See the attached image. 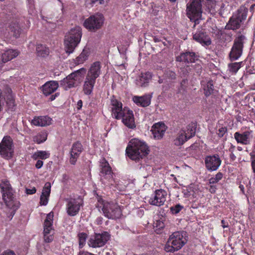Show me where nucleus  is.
<instances>
[{"label":"nucleus","mask_w":255,"mask_h":255,"mask_svg":"<svg viewBox=\"0 0 255 255\" xmlns=\"http://www.w3.org/2000/svg\"><path fill=\"white\" fill-rule=\"evenodd\" d=\"M202 5H205L211 14H215L217 12L218 7L213 0H191L190 3L187 4V15L190 20L194 22V26L199 23Z\"/></svg>","instance_id":"obj_1"},{"label":"nucleus","mask_w":255,"mask_h":255,"mask_svg":"<svg viewBox=\"0 0 255 255\" xmlns=\"http://www.w3.org/2000/svg\"><path fill=\"white\" fill-rule=\"evenodd\" d=\"M110 108L112 116L117 120H122L123 123L129 128H135L133 112L128 108H123L122 103L114 98L111 99Z\"/></svg>","instance_id":"obj_2"},{"label":"nucleus","mask_w":255,"mask_h":255,"mask_svg":"<svg viewBox=\"0 0 255 255\" xmlns=\"http://www.w3.org/2000/svg\"><path fill=\"white\" fill-rule=\"evenodd\" d=\"M126 152L131 159L138 160L147 155L149 150L144 141L138 138H133L129 141Z\"/></svg>","instance_id":"obj_3"},{"label":"nucleus","mask_w":255,"mask_h":255,"mask_svg":"<svg viewBox=\"0 0 255 255\" xmlns=\"http://www.w3.org/2000/svg\"><path fill=\"white\" fill-rule=\"evenodd\" d=\"M101 73V64L100 62H95L91 64L87 71L83 86L84 94L90 95L92 93L96 79Z\"/></svg>","instance_id":"obj_4"},{"label":"nucleus","mask_w":255,"mask_h":255,"mask_svg":"<svg viewBox=\"0 0 255 255\" xmlns=\"http://www.w3.org/2000/svg\"><path fill=\"white\" fill-rule=\"evenodd\" d=\"M97 207L99 210H102L104 215L109 219L119 218L122 215V207L116 203L108 202L100 198Z\"/></svg>","instance_id":"obj_5"},{"label":"nucleus","mask_w":255,"mask_h":255,"mask_svg":"<svg viewBox=\"0 0 255 255\" xmlns=\"http://www.w3.org/2000/svg\"><path fill=\"white\" fill-rule=\"evenodd\" d=\"M82 37V29L81 27L76 26L72 28L66 35L64 40V45L66 53H73L76 47L81 41Z\"/></svg>","instance_id":"obj_6"},{"label":"nucleus","mask_w":255,"mask_h":255,"mask_svg":"<svg viewBox=\"0 0 255 255\" xmlns=\"http://www.w3.org/2000/svg\"><path fill=\"white\" fill-rule=\"evenodd\" d=\"M186 233L175 232L170 236L165 246L167 252H173L180 249L187 242Z\"/></svg>","instance_id":"obj_7"},{"label":"nucleus","mask_w":255,"mask_h":255,"mask_svg":"<svg viewBox=\"0 0 255 255\" xmlns=\"http://www.w3.org/2000/svg\"><path fill=\"white\" fill-rule=\"evenodd\" d=\"M0 186L2 193L3 200L6 206L12 210L11 213L14 215L15 211L19 207V203L14 200L13 191L8 181L3 182Z\"/></svg>","instance_id":"obj_8"},{"label":"nucleus","mask_w":255,"mask_h":255,"mask_svg":"<svg viewBox=\"0 0 255 255\" xmlns=\"http://www.w3.org/2000/svg\"><path fill=\"white\" fill-rule=\"evenodd\" d=\"M104 21V16L102 14H96L86 19L83 25L89 31L95 32L102 27Z\"/></svg>","instance_id":"obj_9"},{"label":"nucleus","mask_w":255,"mask_h":255,"mask_svg":"<svg viewBox=\"0 0 255 255\" xmlns=\"http://www.w3.org/2000/svg\"><path fill=\"white\" fill-rule=\"evenodd\" d=\"M248 11V8L241 6L238 9L237 14L231 18L227 25L228 28L233 30L238 29L241 23L246 19Z\"/></svg>","instance_id":"obj_10"},{"label":"nucleus","mask_w":255,"mask_h":255,"mask_svg":"<svg viewBox=\"0 0 255 255\" xmlns=\"http://www.w3.org/2000/svg\"><path fill=\"white\" fill-rule=\"evenodd\" d=\"M245 39V36L240 35L235 39L234 44L229 54V57L231 61L238 60L242 55Z\"/></svg>","instance_id":"obj_11"},{"label":"nucleus","mask_w":255,"mask_h":255,"mask_svg":"<svg viewBox=\"0 0 255 255\" xmlns=\"http://www.w3.org/2000/svg\"><path fill=\"white\" fill-rule=\"evenodd\" d=\"M53 213L50 212L46 216L44 222L43 236L45 243H50L54 239V231L53 227Z\"/></svg>","instance_id":"obj_12"},{"label":"nucleus","mask_w":255,"mask_h":255,"mask_svg":"<svg viewBox=\"0 0 255 255\" xmlns=\"http://www.w3.org/2000/svg\"><path fill=\"white\" fill-rule=\"evenodd\" d=\"M113 172L108 161L105 159H102L100 160V176L101 181L106 184L108 182L112 184Z\"/></svg>","instance_id":"obj_13"},{"label":"nucleus","mask_w":255,"mask_h":255,"mask_svg":"<svg viewBox=\"0 0 255 255\" xmlns=\"http://www.w3.org/2000/svg\"><path fill=\"white\" fill-rule=\"evenodd\" d=\"M195 133V128L189 126L186 129H182L179 131L174 139V143L176 146L183 144L188 139L193 137Z\"/></svg>","instance_id":"obj_14"},{"label":"nucleus","mask_w":255,"mask_h":255,"mask_svg":"<svg viewBox=\"0 0 255 255\" xmlns=\"http://www.w3.org/2000/svg\"><path fill=\"white\" fill-rule=\"evenodd\" d=\"M110 235L106 232L101 234H95L89 239L88 245L93 248L103 247L110 239Z\"/></svg>","instance_id":"obj_15"},{"label":"nucleus","mask_w":255,"mask_h":255,"mask_svg":"<svg viewBox=\"0 0 255 255\" xmlns=\"http://www.w3.org/2000/svg\"><path fill=\"white\" fill-rule=\"evenodd\" d=\"M167 197V192L163 189L156 190L147 200L148 203L152 205L160 206L163 205Z\"/></svg>","instance_id":"obj_16"},{"label":"nucleus","mask_w":255,"mask_h":255,"mask_svg":"<svg viewBox=\"0 0 255 255\" xmlns=\"http://www.w3.org/2000/svg\"><path fill=\"white\" fill-rule=\"evenodd\" d=\"M12 139L10 136H5L0 143V154L3 157L8 158L12 156Z\"/></svg>","instance_id":"obj_17"},{"label":"nucleus","mask_w":255,"mask_h":255,"mask_svg":"<svg viewBox=\"0 0 255 255\" xmlns=\"http://www.w3.org/2000/svg\"><path fill=\"white\" fill-rule=\"evenodd\" d=\"M222 160L218 154L208 155L205 158V165L209 171H216L220 166Z\"/></svg>","instance_id":"obj_18"},{"label":"nucleus","mask_w":255,"mask_h":255,"mask_svg":"<svg viewBox=\"0 0 255 255\" xmlns=\"http://www.w3.org/2000/svg\"><path fill=\"white\" fill-rule=\"evenodd\" d=\"M82 205L83 200L80 197L70 199L67 203L66 208L68 215L70 216L76 215Z\"/></svg>","instance_id":"obj_19"},{"label":"nucleus","mask_w":255,"mask_h":255,"mask_svg":"<svg viewBox=\"0 0 255 255\" xmlns=\"http://www.w3.org/2000/svg\"><path fill=\"white\" fill-rule=\"evenodd\" d=\"M234 135L237 142L243 145L250 144L254 136L253 131L251 129L247 130L242 132L237 131Z\"/></svg>","instance_id":"obj_20"},{"label":"nucleus","mask_w":255,"mask_h":255,"mask_svg":"<svg viewBox=\"0 0 255 255\" xmlns=\"http://www.w3.org/2000/svg\"><path fill=\"white\" fill-rule=\"evenodd\" d=\"M193 37L194 40L202 45L208 46L211 43L209 37L203 29H198L196 32L194 33Z\"/></svg>","instance_id":"obj_21"},{"label":"nucleus","mask_w":255,"mask_h":255,"mask_svg":"<svg viewBox=\"0 0 255 255\" xmlns=\"http://www.w3.org/2000/svg\"><path fill=\"white\" fill-rule=\"evenodd\" d=\"M184 197L189 198L194 201L201 196V191L199 187L195 185L191 184L183 191Z\"/></svg>","instance_id":"obj_22"},{"label":"nucleus","mask_w":255,"mask_h":255,"mask_svg":"<svg viewBox=\"0 0 255 255\" xmlns=\"http://www.w3.org/2000/svg\"><path fill=\"white\" fill-rule=\"evenodd\" d=\"M82 150L83 146L80 142L77 141L72 145L70 157V162L71 164L74 165L76 163Z\"/></svg>","instance_id":"obj_23"},{"label":"nucleus","mask_w":255,"mask_h":255,"mask_svg":"<svg viewBox=\"0 0 255 255\" xmlns=\"http://www.w3.org/2000/svg\"><path fill=\"white\" fill-rule=\"evenodd\" d=\"M166 127L162 123H157L154 124L151 129V131L155 139H159L161 138L166 130Z\"/></svg>","instance_id":"obj_24"},{"label":"nucleus","mask_w":255,"mask_h":255,"mask_svg":"<svg viewBox=\"0 0 255 255\" xmlns=\"http://www.w3.org/2000/svg\"><path fill=\"white\" fill-rule=\"evenodd\" d=\"M152 95V94H148L142 96H134L132 97V101L137 106L147 107L150 104Z\"/></svg>","instance_id":"obj_25"},{"label":"nucleus","mask_w":255,"mask_h":255,"mask_svg":"<svg viewBox=\"0 0 255 255\" xmlns=\"http://www.w3.org/2000/svg\"><path fill=\"white\" fill-rule=\"evenodd\" d=\"M152 78L151 73L147 72L141 73L135 80V84L140 87H146L148 86L150 80Z\"/></svg>","instance_id":"obj_26"},{"label":"nucleus","mask_w":255,"mask_h":255,"mask_svg":"<svg viewBox=\"0 0 255 255\" xmlns=\"http://www.w3.org/2000/svg\"><path fill=\"white\" fill-rule=\"evenodd\" d=\"M52 120L48 116L35 117L31 121V124L36 126L45 127L52 124Z\"/></svg>","instance_id":"obj_27"},{"label":"nucleus","mask_w":255,"mask_h":255,"mask_svg":"<svg viewBox=\"0 0 255 255\" xmlns=\"http://www.w3.org/2000/svg\"><path fill=\"white\" fill-rule=\"evenodd\" d=\"M197 59L195 53L193 52H186L181 53L180 55L176 57V60L179 62H184L185 63H193Z\"/></svg>","instance_id":"obj_28"},{"label":"nucleus","mask_w":255,"mask_h":255,"mask_svg":"<svg viewBox=\"0 0 255 255\" xmlns=\"http://www.w3.org/2000/svg\"><path fill=\"white\" fill-rule=\"evenodd\" d=\"M58 87L59 85L57 81H48L42 86V91L45 95L47 96L54 92Z\"/></svg>","instance_id":"obj_29"},{"label":"nucleus","mask_w":255,"mask_h":255,"mask_svg":"<svg viewBox=\"0 0 255 255\" xmlns=\"http://www.w3.org/2000/svg\"><path fill=\"white\" fill-rule=\"evenodd\" d=\"M50 192L51 184L49 182H46L43 187L40 196V204L41 205L45 206L47 204Z\"/></svg>","instance_id":"obj_30"},{"label":"nucleus","mask_w":255,"mask_h":255,"mask_svg":"<svg viewBox=\"0 0 255 255\" xmlns=\"http://www.w3.org/2000/svg\"><path fill=\"white\" fill-rule=\"evenodd\" d=\"M18 54L19 52L17 50L6 49L1 54L2 61L4 63L7 62L15 58Z\"/></svg>","instance_id":"obj_31"},{"label":"nucleus","mask_w":255,"mask_h":255,"mask_svg":"<svg viewBox=\"0 0 255 255\" xmlns=\"http://www.w3.org/2000/svg\"><path fill=\"white\" fill-rule=\"evenodd\" d=\"M60 82L61 85L66 90L68 89L76 87L79 84L76 81H75L72 76L71 77V74L67 76L66 78L61 80Z\"/></svg>","instance_id":"obj_32"},{"label":"nucleus","mask_w":255,"mask_h":255,"mask_svg":"<svg viewBox=\"0 0 255 255\" xmlns=\"http://www.w3.org/2000/svg\"><path fill=\"white\" fill-rule=\"evenodd\" d=\"M86 73V69L84 68H82L73 72L70 74L71 77L72 76L73 77L75 81H76L78 84H79L81 82Z\"/></svg>","instance_id":"obj_33"},{"label":"nucleus","mask_w":255,"mask_h":255,"mask_svg":"<svg viewBox=\"0 0 255 255\" xmlns=\"http://www.w3.org/2000/svg\"><path fill=\"white\" fill-rule=\"evenodd\" d=\"M202 87L204 91V94L206 96L210 95L213 91V84L212 81H202L201 82Z\"/></svg>","instance_id":"obj_34"},{"label":"nucleus","mask_w":255,"mask_h":255,"mask_svg":"<svg viewBox=\"0 0 255 255\" xmlns=\"http://www.w3.org/2000/svg\"><path fill=\"white\" fill-rule=\"evenodd\" d=\"M36 52L38 56L45 57L49 54V48L42 44H37L36 46Z\"/></svg>","instance_id":"obj_35"},{"label":"nucleus","mask_w":255,"mask_h":255,"mask_svg":"<svg viewBox=\"0 0 255 255\" xmlns=\"http://www.w3.org/2000/svg\"><path fill=\"white\" fill-rule=\"evenodd\" d=\"M9 34L15 38H17L20 33V29L18 24L16 23L11 24L9 26Z\"/></svg>","instance_id":"obj_36"},{"label":"nucleus","mask_w":255,"mask_h":255,"mask_svg":"<svg viewBox=\"0 0 255 255\" xmlns=\"http://www.w3.org/2000/svg\"><path fill=\"white\" fill-rule=\"evenodd\" d=\"M47 134L45 131H41L33 136V140L35 142L40 144L44 142L47 139Z\"/></svg>","instance_id":"obj_37"},{"label":"nucleus","mask_w":255,"mask_h":255,"mask_svg":"<svg viewBox=\"0 0 255 255\" xmlns=\"http://www.w3.org/2000/svg\"><path fill=\"white\" fill-rule=\"evenodd\" d=\"M88 51L84 49L80 55L76 58L75 64L79 65L83 63L88 59Z\"/></svg>","instance_id":"obj_38"},{"label":"nucleus","mask_w":255,"mask_h":255,"mask_svg":"<svg viewBox=\"0 0 255 255\" xmlns=\"http://www.w3.org/2000/svg\"><path fill=\"white\" fill-rule=\"evenodd\" d=\"M243 65V62L229 64L228 68L230 72L236 74Z\"/></svg>","instance_id":"obj_39"},{"label":"nucleus","mask_w":255,"mask_h":255,"mask_svg":"<svg viewBox=\"0 0 255 255\" xmlns=\"http://www.w3.org/2000/svg\"><path fill=\"white\" fill-rule=\"evenodd\" d=\"M50 156V153L46 151H37L33 155V158L35 159L40 158L41 159H45L48 158Z\"/></svg>","instance_id":"obj_40"},{"label":"nucleus","mask_w":255,"mask_h":255,"mask_svg":"<svg viewBox=\"0 0 255 255\" xmlns=\"http://www.w3.org/2000/svg\"><path fill=\"white\" fill-rule=\"evenodd\" d=\"M79 239V247L82 248L85 245L87 235L86 233H80L78 235Z\"/></svg>","instance_id":"obj_41"},{"label":"nucleus","mask_w":255,"mask_h":255,"mask_svg":"<svg viewBox=\"0 0 255 255\" xmlns=\"http://www.w3.org/2000/svg\"><path fill=\"white\" fill-rule=\"evenodd\" d=\"M223 175L221 172H218L215 176L211 177L209 180V184H213L218 183L223 178Z\"/></svg>","instance_id":"obj_42"},{"label":"nucleus","mask_w":255,"mask_h":255,"mask_svg":"<svg viewBox=\"0 0 255 255\" xmlns=\"http://www.w3.org/2000/svg\"><path fill=\"white\" fill-rule=\"evenodd\" d=\"M7 105L9 107H12L14 106V100L13 95L11 93H8L5 98Z\"/></svg>","instance_id":"obj_43"},{"label":"nucleus","mask_w":255,"mask_h":255,"mask_svg":"<svg viewBox=\"0 0 255 255\" xmlns=\"http://www.w3.org/2000/svg\"><path fill=\"white\" fill-rule=\"evenodd\" d=\"M183 206L178 204L170 207V211L173 214H177L179 213L183 209Z\"/></svg>","instance_id":"obj_44"},{"label":"nucleus","mask_w":255,"mask_h":255,"mask_svg":"<svg viewBox=\"0 0 255 255\" xmlns=\"http://www.w3.org/2000/svg\"><path fill=\"white\" fill-rule=\"evenodd\" d=\"M154 227L157 229H161L164 228V224L162 221L157 220L154 223Z\"/></svg>","instance_id":"obj_45"},{"label":"nucleus","mask_w":255,"mask_h":255,"mask_svg":"<svg viewBox=\"0 0 255 255\" xmlns=\"http://www.w3.org/2000/svg\"><path fill=\"white\" fill-rule=\"evenodd\" d=\"M227 129L226 128L221 127L218 130L217 134H218L219 136L222 137L225 134V133L227 132Z\"/></svg>","instance_id":"obj_46"},{"label":"nucleus","mask_w":255,"mask_h":255,"mask_svg":"<svg viewBox=\"0 0 255 255\" xmlns=\"http://www.w3.org/2000/svg\"><path fill=\"white\" fill-rule=\"evenodd\" d=\"M36 191V189L35 187H32L31 189L26 188L25 192L27 194L32 195L34 194Z\"/></svg>","instance_id":"obj_47"},{"label":"nucleus","mask_w":255,"mask_h":255,"mask_svg":"<svg viewBox=\"0 0 255 255\" xmlns=\"http://www.w3.org/2000/svg\"><path fill=\"white\" fill-rule=\"evenodd\" d=\"M0 255H16L15 253L10 250H7L3 252H2Z\"/></svg>","instance_id":"obj_48"},{"label":"nucleus","mask_w":255,"mask_h":255,"mask_svg":"<svg viewBox=\"0 0 255 255\" xmlns=\"http://www.w3.org/2000/svg\"><path fill=\"white\" fill-rule=\"evenodd\" d=\"M43 162L42 160H38L36 162V163L35 164V167L37 169H39L43 166Z\"/></svg>","instance_id":"obj_49"},{"label":"nucleus","mask_w":255,"mask_h":255,"mask_svg":"<svg viewBox=\"0 0 255 255\" xmlns=\"http://www.w3.org/2000/svg\"><path fill=\"white\" fill-rule=\"evenodd\" d=\"M82 105H83L82 101L81 100H79L77 102V106H76V108L77 109V110H80L82 107Z\"/></svg>","instance_id":"obj_50"},{"label":"nucleus","mask_w":255,"mask_h":255,"mask_svg":"<svg viewBox=\"0 0 255 255\" xmlns=\"http://www.w3.org/2000/svg\"><path fill=\"white\" fill-rule=\"evenodd\" d=\"M78 255H94L93 254H92V253L88 252L80 251Z\"/></svg>","instance_id":"obj_51"},{"label":"nucleus","mask_w":255,"mask_h":255,"mask_svg":"<svg viewBox=\"0 0 255 255\" xmlns=\"http://www.w3.org/2000/svg\"><path fill=\"white\" fill-rule=\"evenodd\" d=\"M29 12L31 14L34 13V6L32 4H30L29 6Z\"/></svg>","instance_id":"obj_52"},{"label":"nucleus","mask_w":255,"mask_h":255,"mask_svg":"<svg viewBox=\"0 0 255 255\" xmlns=\"http://www.w3.org/2000/svg\"><path fill=\"white\" fill-rule=\"evenodd\" d=\"M221 223H222V226L223 228L228 227V223H226V222L224 220H222L221 221Z\"/></svg>","instance_id":"obj_53"},{"label":"nucleus","mask_w":255,"mask_h":255,"mask_svg":"<svg viewBox=\"0 0 255 255\" xmlns=\"http://www.w3.org/2000/svg\"><path fill=\"white\" fill-rule=\"evenodd\" d=\"M235 149V146L231 144V146L229 149L230 152L232 153V152H233L234 151Z\"/></svg>","instance_id":"obj_54"},{"label":"nucleus","mask_w":255,"mask_h":255,"mask_svg":"<svg viewBox=\"0 0 255 255\" xmlns=\"http://www.w3.org/2000/svg\"><path fill=\"white\" fill-rule=\"evenodd\" d=\"M216 189V188L215 186L211 185L209 189V191L211 193H213L215 192Z\"/></svg>","instance_id":"obj_55"},{"label":"nucleus","mask_w":255,"mask_h":255,"mask_svg":"<svg viewBox=\"0 0 255 255\" xmlns=\"http://www.w3.org/2000/svg\"><path fill=\"white\" fill-rule=\"evenodd\" d=\"M230 157L232 160H235L236 159V156L234 155L233 152L230 153Z\"/></svg>","instance_id":"obj_56"},{"label":"nucleus","mask_w":255,"mask_h":255,"mask_svg":"<svg viewBox=\"0 0 255 255\" xmlns=\"http://www.w3.org/2000/svg\"><path fill=\"white\" fill-rule=\"evenodd\" d=\"M57 96V94H55L54 95H52L50 97V100L51 101H53L55 99V97Z\"/></svg>","instance_id":"obj_57"},{"label":"nucleus","mask_w":255,"mask_h":255,"mask_svg":"<svg viewBox=\"0 0 255 255\" xmlns=\"http://www.w3.org/2000/svg\"><path fill=\"white\" fill-rule=\"evenodd\" d=\"M97 221L98 222L99 224L101 223V222H102V218H98L97 219Z\"/></svg>","instance_id":"obj_58"},{"label":"nucleus","mask_w":255,"mask_h":255,"mask_svg":"<svg viewBox=\"0 0 255 255\" xmlns=\"http://www.w3.org/2000/svg\"><path fill=\"white\" fill-rule=\"evenodd\" d=\"M158 83L159 84H161V83H163V79H161V78H159V79L158 80Z\"/></svg>","instance_id":"obj_59"},{"label":"nucleus","mask_w":255,"mask_h":255,"mask_svg":"<svg viewBox=\"0 0 255 255\" xmlns=\"http://www.w3.org/2000/svg\"><path fill=\"white\" fill-rule=\"evenodd\" d=\"M96 1H99L100 4H103L104 3V0H96Z\"/></svg>","instance_id":"obj_60"},{"label":"nucleus","mask_w":255,"mask_h":255,"mask_svg":"<svg viewBox=\"0 0 255 255\" xmlns=\"http://www.w3.org/2000/svg\"><path fill=\"white\" fill-rule=\"evenodd\" d=\"M254 6H255V5H254V4L251 5V6L250 7V10L251 11H253V10Z\"/></svg>","instance_id":"obj_61"},{"label":"nucleus","mask_w":255,"mask_h":255,"mask_svg":"<svg viewBox=\"0 0 255 255\" xmlns=\"http://www.w3.org/2000/svg\"><path fill=\"white\" fill-rule=\"evenodd\" d=\"M237 148H238V150H239V151H242V150H243L242 147H241V146H238V147H237Z\"/></svg>","instance_id":"obj_62"},{"label":"nucleus","mask_w":255,"mask_h":255,"mask_svg":"<svg viewBox=\"0 0 255 255\" xmlns=\"http://www.w3.org/2000/svg\"><path fill=\"white\" fill-rule=\"evenodd\" d=\"M163 90L164 91H165L166 90H167L168 87H165V86H164V87H163Z\"/></svg>","instance_id":"obj_63"},{"label":"nucleus","mask_w":255,"mask_h":255,"mask_svg":"<svg viewBox=\"0 0 255 255\" xmlns=\"http://www.w3.org/2000/svg\"><path fill=\"white\" fill-rule=\"evenodd\" d=\"M154 41H155V42H158V41H159V39H158L157 38H154Z\"/></svg>","instance_id":"obj_64"}]
</instances>
